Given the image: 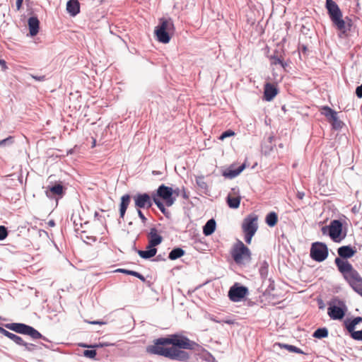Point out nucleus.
<instances>
[{
    "label": "nucleus",
    "mask_w": 362,
    "mask_h": 362,
    "mask_svg": "<svg viewBox=\"0 0 362 362\" xmlns=\"http://www.w3.org/2000/svg\"><path fill=\"white\" fill-rule=\"evenodd\" d=\"M5 327L18 334L28 335L33 339H42L45 341H49L45 336L39 332L33 327L21 322H12L4 325Z\"/></svg>",
    "instance_id": "nucleus-4"
},
{
    "label": "nucleus",
    "mask_w": 362,
    "mask_h": 362,
    "mask_svg": "<svg viewBox=\"0 0 362 362\" xmlns=\"http://www.w3.org/2000/svg\"><path fill=\"white\" fill-rule=\"evenodd\" d=\"M341 21H342V23H344L342 25L334 26L339 31V37H344L345 36H347L348 32L351 30V28L353 25V21L348 16L345 17L344 18H343V16L341 17Z\"/></svg>",
    "instance_id": "nucleus-15"
},
{
    "label": "nucleus",
    "mask_w": 362,
    "mask_h": 362,
    "mask_svg": "<svg viewBox=\"0 0 362 362\" xmlns=\"http://www.w3.org/2000/svg\"><path fill=\"white\" fill-rule=\"evenodd\" d=\"M329 254V250L327 245L322 242H315L312 243L310 256L315 262H321L325 260Z\"/></svg>",
    "instance_id": "nucleus-7"
},
{
    "label": "nucleus",
    "mask_w": 362,
    "mask_h": 362,
    "mask_svg": "<svg viewBox=\"0 0 362 362\" xmlns=\"http://www.w3.org/2000/svg\"><path fill=\"white\" fill-rule=\"evenodd\" d=\"M66 11L71 16L80 13V3L78 0H69L66 3Z\"/></svg>",
    "instance_id": "nucleus-22"
},
{
    "label": "nucleus",
    "mask_w": 362,
    "mask_h": 362,
    "mask_svg": "<svg viewBox=\"0 0 362 362\" xmlns=\"http://www.w3.org/2000/svg\"><path fill=\"white\" fill-rule=\"evenodd\" d=\"M173 196H175V198L181 194L182 189H180L179 187H176L175 189H173Z\"/></svg>",
    "instance_id": "nucleus-55"
},
{
    "label": "nucleus",
    "mask_w": 362,
    "mask_h": 362,
    "mask_svg": "<svg viewBox=\"0 0 362 362\" xmlns=\"http://www.w3.org/2000/svg\"><path fill=\"white\" fill-rule=\"evenodd\" d=\"M91 348H99V347H103V342H100L98 344H95L93 345H90Z\"/></svg>",
    "instance_id": "nucleus-63"
},
{
    "label": "nucleus",
    "mask_w": 362,
    "mask_h": 362,
    "mask_svg": "<svg viewBox=\"0 0 362 362\" xmlns=\"http://www.w3.org/2000/svg\"><path fill=\"white\" fill-rule=\"evenodd\" d=\"M329 331L327 327L317 328L313 334V337L316 339H323L328 337Z\"/></svg>",
    "instance_id": "nucleus-33"
},
{
    "label": "nucleus",
    "mask_w": 362,
    "mask_h": 362,
    "mask_svg": "<svg viewBox=\"0 0 362 362\" xmlns=\"http://www.w3.org/2000/svg\"><path fill=\"white\" fill-rule=\"evenodd\" d=\"M115 272L129 275L130 270L126 269H117Z\"/></svg>",
    "instance_id": "nucleus-56"
},
{
    "label": "nucleus",
    "mask_w": 362,
    "mask_h": 362,
    "mask_svg": "<svg viewBox=\"0 0 362 362\" xmlns=\"http://www.w3.org/2000/svg\"><path fill=\"white\" fill-rule=\"evenodd\" d=\"M259 272L262 279H265L268 276L269 264L266 260L259 263Z\"/></svg>",
    "instance_id": "nucleus-35"
},
{
    "label": "nucleus",
    "mask_w": 362,
    "mask_h": 362,
    "mask_svg": "<svg viewBox=\"0 0 362 362\" xmlns=\"http://www.w3.org/2000/svg\"><path fill=\"white\" fill-rule=\"evenodd\" d=\"M8 339L12 340L14 343H16L18 346H21L22 344H23L24 340L23 339V338L18 335L13 334V333L11 334Z\"/></svg>",
    "instance_id": "nucleus-40"
},
{
    "label": "nucleus",
    "mask_w": 362,
    "mask_h": 362,
    "mask_svg": "<svg viewBox=\"0 0 362 362\" xmlns=\"http://www.w3.org/2000/svg\"><path fill=\"white\" fill-rule=\"evenodd\" d=\"M274 346H278L280 348L285 349L288 350L289 352H293V353H296V354H305V353L303 352V351L302 349H300V348H298L296 346H293V345H290V344H283V343H276L274 344Z\"/></svg>",
    "instance_id": "nucleus-28"
},
{
    "label": "nucleus",
    "mask_w": 362,
    "mask_h": 362,
    "mask_svg": "<svg viewBox=\"0 0 362 362\" xmlns=\"http://www.w3.org/2000/svg\"><path fill=\"white\" fill-rule=\"evenodd\" d=\"M325 7L334 25H342L344 23L341 21L342 12L334 1L326 0Z\"/></svg>",
    "instance_id": "nucleus-8"
},
{
    "label": "nucleus",
    "mask_w": 362,
    "mask_h": 362,
    "mask_svg": "<svg viewBox=\"0 0 362 362\" xmlns=\"http://www.w3.org/2000/svg\"><path fill=\"white\" fill-rule=\"evenodd\" d=\"M165 260H166V259L165 257V253H163V255L159 254L158 255H156L155 259H153V261H156V262H162V261H165Z\"/></svg>",
    "instance_id": "nucleus-51"
},
{
    "label": "nucleus",
    "mask_w": 362,
    "mask_h": 362,
    "mask_svg": "<svg viewBox=\"0 0 362 362\" xmlns=\"http://www.w3.org/2000/svg\"><path fill=\"white\" fill-rule=\"evenodd\" d=\"M216 223L214 218H211L203 226V233L206 236L211 235L216 230Z\"/></svg>",
    "instance_id": "nucleus-24"
},
{
    "label": "nucleus",
    "mask_w": 362,
    "mask_h": 362,
    "mask_svg": "<svg viewBox=\"0 0 362 362\" xmlns=\"http://www.w3.org/2000/svg\"><path fill=\"white\" fill-rule=\"evenodd\" d=\"M329 227H330V224L329 226H323L321 228L322 234L325 235V234L328 233V235H329V230H330Z\"/></svg>",
    "instance_id": "nucleus-53"
},
{
    "label": "nucleus",
    "mask_w": 362,
    "mask_h": 362,
    "mask_svg": "<svg viewBox=\"0 0 362 362\" xmlns=\"http://www.w3.org/2000/svg\"><path fill=\"white\" fill-rule=\"evenodd\" d=\"M28 25L29 28L30 35L31 37L35 36L40 29V21L37 16H31L28 18Z\"/></svg>",
    "instance_id": "nucleus-20"
},
{
    "label": "nucleus",
    "mask_w": 362,
    "mask_h": 362,
    "mask_svg": "<svg viewBox=\"0 0 362 362\" xmlns=\"http://www.w3.org/2000/svg\"><path fill=\"white\" fill-rule=\"evenodd\" d=\"M88 323L91 324V325H104V324H105V322L99 321V320L88 321Z\"/></svg>",
    "instance_id": "nucleus-57"
},
{
    "label": "nucleus",
    "mask_w": 362,
    "mask_h": 362,
    "mask_svg": "<svg viewBox=\"0 0 362 362\" xmlns=\"http://www.w3.org/2000/svg\"><path fill=\"white\" fill-rule=\"evenodd\" d=\"M226 203L230 209H238L240 204V197L228 195L226 197Z\"/></svg>",
    "instance_id": "nucleus-31"
},
{
    "label": "nucleus",
    "mask_w": 362,
    "mask_h": 362,
    "mask_svg": "<svg viewBox=\"0 0 362 362\" xmlns=\"http://www.w3.org/2000/svg\"><path fill=\"white\" fill-rule=\"evenodd\" d=\"M355 93L358 98H362V84L356 87Z\"/></svg>",
    "instance_id": "nucleus-52"
},
{
    "label": "nucleus",
    "mask_w": 362,
    "mask_h": 362,
    "mask_svg": "<svg viewBox=\"0 0 362 362\" xmlns=\"http://www.w3.org/2000/svg\"><path fill=\"white\" fill-rule=\"evenodd\" d=\"M278 93L279 90L274 84L267 83L264 87V100L268 102L272 101Z\"/></svg>",
    "instance_id": "nucleus-17"
},
{
    "label": "nucleus",
    "mask_w": 362,
    "mask_h": 362,
    "mask_svg": "<svg viewBox=\"0 0 362 362\" xmlns=\"http://www.w3.org/2000/svg\"><path fill=\"white\" fill-rule=\"evenodd\" d=\"M137 278L139 279L143 282L146 281V278L140 273H139V276H137Z\"/></svg>",
    "instance_id": "nucleus-64"
},
{
    "label": "nucleus",
    "mask_w": 362,
    "mask_h": 362,
    "mask_svg": "<svg viewBox=\"0 0 362 362\" xmlns=\"http://www.w3.org/2000/svg\"><path fill=\"white\" fill-rule=\"evenodd\" d=\"M148 243L152 246H158L163 242V237L159 234L158 230L153 227L148 233Z\"/></svg>",
    "instance_id": "nucleus-18"
},
{
    "label": "nucleus",
    "mask_w": 362,
    "mask_h": 362,
    "mask_svg": "<svg viewBox=\"0 0 362 362\" xmlns=\"http://www.w3.org/2000/svg\"><path fill=\"white\" fill-rule=\"evenodd\" d=\"M321 114L323 115L330 122L332 119H335L337 112L328 106H323L321 108Z\"/></svg>",
    "instance_id": "nucleus-26"
},
{
    "label": "nucleus",
    "mask_w": 362,
    "mask_h": 362,
    "mask_svg": "<svg viewBox=\"0 0 362 362\" xmlns=\"http://www.w3.org/2000/svg\"><path fill=\"white\" fill-rule=\"evenodd\" d=\"M350 337L356 341H362V329L356 331L355 329H346Z\"/></svg>",
    "instance_id": "nucleus-37"
},
{
    "label": "nucleus",
    "mask_w": 362,
    "mask_h": 362,
    "mask_svg": "<svg viewBox=\"0 0 362 362\" xmlns=\"http://www.w3.org/2000/svg\"><path fill=\"white\" fill-rule=\"evenodd\" d=\"M362 322V317L358 316L353 318H346L344 321V325L346 329H355L356 326Z\"/></svg>",
    "instance_id": "nucleus-25"
},
{
    "label": "nucleus",
    "mask_w": 362,
    "mask_h": 362,
    "mask_svg": "<svg viewBox=\"0 0 362 362\" xmlns=\"http://www.w3.org/2000/svg\"><path fill=\"white\" fill-rule=\"evenodd\" d=\"M265 222L269 227H274L278 222V215L274 211L269 212L265 218Z\"/></svg>",
    "instance_id": "nucleus-30"
},
{
    "label": "nucleus",
    "mask_w": 362,
    "mask_h": 362,
    "mask_svg": "<svg viewBox=\"0 0 362 362\" xmlns=\"http://www.w3.org/2000/svg\"><path fill=\"white\" fill-rule=\"evenodd\" d=\"M334 263L339 272L353 288L358 282L362 283V278L358 272L354 269L352 264L346 259L336 257Z\"/></svg>",
    "instance_id": "nucleus-2"
},
{
    "label": "nucleus",
    "mask_w": 362,
    "mask_h": 362,
    "mask_svg": "<svg viewBox=\"0 0 362 362\" xmlns=\"http://www.w3.org/2000/svg\"><path fill=\"white\" fill-rule=\"evenodd\" d=\"M185 254V251L181 247H177L173 248L168 255V258L170 260H175L178 258L182 257Z\"/></svg>",
    "instance_id": "nucleus-29"
},
{
    "label": "nucleus",
    "mask_w": 362,
    "mask_h": 362,
    "mask_svg": "<svg viewBox=\"0 0 362 362\" xmlns=\"http://www.w3.org/2000/svg\"><path fill=\"white\" fill-rule=\"evenodd\" d=\"M23 2V0H16V8L18 11H19L21 8Z\"/></svg>",
    "instance_id": "nucleus-58"
},
{
    "label": "nucleus",
    "mask_w": 362,
    "mask_h": 362,
    "mask_svg": "<svg viewBox=\"0 0 362 362\" xmlns=\"http://www.w3.org/2000/svg\"><path fill=\"white\" fill-rule=\"evenodd\" d=\"M257 216L255 214H249L247 216L242 224V228L244 233H256L258 228Z\"/></svg>",
    "instance_id": "nucleus-14"
},
{
    "label": "nucleus",
    "mask_w": 362,
    "mask_h": 362,
    "mask_svg": "<svg viewBox=\"0 0 362 362\" xmlns=\"http://www.w3.org/2000/svg\"><path fill=\"white\" fill-rule=\"evenodd\" d=\"M245 233V241L247 244H250L252 241V237L255 235V233Z\"/></svg>",
    "instance_id": "nucleus-46"
},
{
    "label": "nucleus",
    "mask_w": 362,
    "mask_h": 362,
    "mask_svg": "<svg viewBox=\"0 0 362 362\" xmlns=\"http://www.w3.org/2000/svg\"><path fill=\"white\" fill-rule=\"evenodd\" d=\"M175 30L173 19L163 17L159 18L158 24L155 28L154 34L158 42L167 44L170 41Z\"/></svg>",
    "instance_id": "nucleus-3"
},
{
    "label": "nucleus",
    "mask_w": 362,
    "mask_h": 362,
    "mask_svg": "<svg viewBox=\"0 0 362 362\" xmlns=\"http://www.w3.org/2000/svg\"><path fill=\"white\" fill-rule=\"evenodd\" d=\"M186 349L194 351L197 354L204 351L201 345L190 340L182 333L159 337L153 341V345L146 347V351L151 354L180 362H187L190 359V354L185 351Z\"/></svg>",
    "instance_id": "nucleus-1"
},
{
    "label": "nucleus",
    "mask_w": 362,
    "mask_h": 362,
    "mask_svg": "<svg viewBox=\"0 0 362 362\" xmlns=\"http://www.w3.org/2000/svg\"><path fill=\"white\" fill-rule=\"evenodd\" d=\"M305 196V193L303 192H298L297 193V197L299 199H303Z\"/></svg>",
    "instance_id": "nucleus-61"
},
{
    "label": "nucleus",
    "mask_w": 362,
    "mask_h": 362,
    "mask_svg": "<svg viewBox=\"0 0 362 362\" xmlns=\"http://www.w3.org/2000/svg\"><path fill=\"white\" fill-rule=\"evenodd\" d=\"M338 305L333 302L329 303L327 314L332 320H342L346 315L347 308L344 301L339 300Z\"/></svg>",
    "instance_id": "nucleus-9"
},
{
    "label": "nucleus",
    "mask_w": 362,
    "mask_h": 362,
    "mask_svg": "<svg viewBox=\"0 0 362 362\" xmlns=\"http://www.w3.org/2000/svg\"><path fill=\"white\" fill-rule=\"evenodd\" d=\"M134 205L136 209H150L152 205L153 192L150 195L148 193H138L133 197Z\"/></svg>",
    "instance_id": "nucleus-12"
},
{
    "label": "nucleus",
    "mask_w": 362,
    "mask_h": 362,
    "mask_svg": "<svg viewBox=\"0 0 362 362\" xmlns=\"http://www.w3.org/2000/svg\"><path fill=\"white\" fill-rule=\"evenodd\" d=\"M14 143V137L9 136L8 137L0 141V147H5L12 145Z\"/></svg>",
    "instance_id": "nucleus-39"
},
{
    "label": "nucleus",
    "mask_w": 362,
    "mask_h": 362,
    "mask_svg": "<svg viewBox=\"0 0 362 362\" xmlns=\"http://www.w3.org/2000/svg\"><path fill=\"white\" fill-rule=\"evenodd\" d=\"M129 275H131V276H135L137 278V276H139V273L137 272H135V271L130 270Z\"/></svg>",
    "instance_id": "nucleus-62"
},
{
    "label": "nucleus",
    "mask_w": 362,
    "mask_h": 362,
    "mask_svg": "<svg viewBox=\"0 0 362 362\" xmlns=\"http://www.w3.org/2000/svg\"><path fill=\"white\" fill-rule=\"evenodd\" d=\"M66 188L61 182L48 185L46 187L45 194L49 199H54L57 197L62 198L65 194Z\"/></svg>",
    "instance_id": "nucleus-13"
},
{
    "label": "nucleus",
    "mask_w": 362,
    "mask_h": 362,
    "mask_svg": "<svg viewBox=\"0 0 362 362\" xmlns=\"http://www.w3.org/2000/svg\"><path fill=\"white\" fill-rule=\"evenodd\" d=\"M182 197L185 199H189V192L186 190L185 187H182L181 194Z\"/></svg>",
    "instance_id": "nucleus-50"
},
{
    "label": "nucleus",
    "mask_w": 362,
    "mask_h": 362,
    "mask_svg": "<svg viewBox=\"0 0 362 362\" xmlns=\"http://www.w3.org/2000/svg\"><path fill=\"white\" fill-rule=\"evenodd\" d=\"M210 320L213 322H217V323H225L228 325H233L235 323V320L231 319H223V320H218L217 317L216 316H211Z\"/></svg>",
    "instance_id": "nucleus-38"
},
{
    "label": "nucleus",
    "mask_w": 362,
    "mask_h": 362,
    "mask_svg": "<svg viewBox=\"0 0 362 362\" xmlns=\"http://www.w3.org/2000/svg\"><path fill=\"white\" fill-rule=\"evenodd\" d=\"M196 183L199 189L202 190L204 194H207L209 191L208 185L204 181V176H199L196 177Z\"/></svg>",
    "instance_id": "nucleus-34"
},
{
    "label": "nucleus",
    "mask_w": 362,
    "mask_h": 362,
    "mask_svg": "<svg viewBox=\"0 0 362 362\" xmlns=\"http://www.w3.org/2000/svg\"><path fill=\"white\" fill-rule=\"evenodd\" d=\"M274 139V136L273 135H270L268 136L267 141H265L264 142H266L267 144L269 143V144H273V141Z\"/></svg>",
    "instance_id": "nucleus-59"
},
{
    "label": "nucleus",
    "mask_w": 362,
    "mask_h": 362,
    "mask_svg": "<svg viewBox=\"0 0 362 362\" xmlns=\"http://www.w3.org/2000/svg\"><path fill=\"white\" fill-rule=\"evenodd\" d=\"M0 66H1L4 70L7 68L6 62L4 59H0Z\"/></svg>",
    "instance_id": "nucleus-60"
},
{
    "label": "nucleus",
    "mask_w": 362,
    "mask_h": 362,
    "mask_svg": "<svg viewBox=\"0 0 362 362\" xmlns=\"http://www.w3.org/2000/svg\"><path fill=\"white\" fill-rule=\"evenodd\" d=\"M353 289L362 296V283H358Z\"/></svg>",
    "instance_id": "nucleus-48"
},
{
    "label": "nucleus",
    "mask_w": 362,
    "mask_h": 362,
    "mask_svg": "<svg viewBox=\"0 0 362 362\" xmlns=\"http://www.w3.org/2000/svg\"><path fill=\"white\" fill-rule=\"evenodd\" d=\"M131 202V195L129 194H124L120 199L119 204V218L124 219L127 209Z\"/></svg>",
    "instance_id": "nucleus-21"
},
{
    "label": "nucleus",
    "mask_w": 362,
    "mask_h": 362,
    "mask_svg": "<svg viewBox=\"0 0 362 362\" xmlns=\"http://www.w3.org/2000/svg\"><path fill=\"white\" fill-rule=\"evenodd\" d=\"M97 355V352L95 349L85 350L83 351V356L88 358H95Z\"/></svg>",
    "instance_id": "nucleus-44"
},
{
    "label": "nucleus",
    "mask_w": 362,
    "mask_h": 362,
    "mask_svg": "<svg viewBox=\"0 0 362 362\" xmlns=\"http://www.w3.org/2000/svg\"><path fill=\"white\" fill-rule=\"evenodd\" d=\"M329 237L335 243H340L346 235L343 233V225L340 220L334 219L330 222Z\"/></svg>",
    "instance_id": "nucleus-10"
},
{
    "label": "nucleus",
    "mask_w": 362,
    "mask_h": 362,
    "mask_svg": "<svg viewBox=\"0 0 362 362\" xmlns=\"http://www.w3.org/2000/svg\"><path fill=\"white\" fill-rule=\"evenodd\" d=\"M154 204L157 206L158 209L161 211V213L168 218H170L171 216V213L169 210H168L165 206L166 205L159 199H156L154 197L153 199Z\"/></svg>",
    "instance_id": "nucleus-27"
},
{
    "label": "nucleus",
    "mask_w": 362,
    "mask_h": 362,
    "mask_svg": "<svg viewBox=\"0 0 362 362\" xmlns=\"http://www.w3.org/2000/svg\"><path fill=\"white\" fill-rule=\"evenodd\" d=\"M21 346H24V349L29 352H35L37 351L42 349V346H45L46 348H48V346L42 343L40 344V345H37L31 343H27L25 341H23V344Z\"/></svg>",
    "instance_id": "nucleus-32"
},
{
    "label": "nucleus",
    "mask_w": 362,
    "mask_h": 362,
    "mask_svg": "<svg viewBox=\"0 0 362 362\" xmlns=\"http://www.w3.org/2000/svg\"><path fill=\"white\" fill-rule=\"evenodd\" d=\"M0 333L4 334L5 337L9 338L11 332L7 331L6 329H4L3 327H0Z\"/></svg>",
    "instance_id": "nucleus-54"
},
{
    "label": "nucleus",
    "mask_w": 362,
    "mask_h": 362,
    "mask_svg": "<svg viewBox=\"0 0 362 362\" xmlns=\"http://www.w3.org/2000/svg\"><path fill=\"white\" fill-rule=\"evenodd\" d=\"M271 59V64L273 65H280L281 67L285 69V67L287 66V64L284 62L282 59L279 57L277 55L274 54L270 57Z\"/></svg>",
    "instance_id": "nucleus-36"
},
{
    "label": "nucleus",
    "mask_w": 362,
    "mask_h": 362,
    "mask_svg": "<svg viewBox=\"0 0 362 362\" xmlns=\"http://www.w3.org/2000/svg\"><path fill=\"white\" fill-rule=\"evenodd\" d=\"M274 147L275 144H267L266 142H264L262 144V148L264 149L265 154L269 153L271 151H272Z\"/></svg>",
    "instance_id": "nucleus-42"
},
{
    "label": "nucleus",
    "mask_w": 362,
    "mask_h": 362,
    "mask_svg": "<svg viewBox=\"0 0 362 362\" xmlns=\"http://www.w3.org/2000/svg\"><path fill=\"white\" fill-rule=\"evenodd\" d=\"M30 76L33 78H34L35 80L38 81H44L46 80V76L45 75L38 76V75L30 74Z\"/></svg>",
    "instance_id": "nucleus-49"
},
{
    "label": "nucleus",
    "mask_w": 362,
    "mask_h": 362,
    "mask_svg": "<svg viewBox=\"0 0 362 362\" xmlns=\"http://www.w3.org/2000/svg\"><path fill=\"white\" fill-rule=\"evenodd\" d=\"M248 294L247 287L239 283H235L228 293L229 299L233 302L241 301Z\"/></svg>",
    "instance_id": "nucleus-11"
},
{
    "label": "nucleus",
    "mask_w": 362,
    "mask_h": 362,
    "mask_svg": "<svg viewBox=\"0 0 362 362\" xmlns=\"http://www.w3.org/2000/svg\"><path fill=\"white\" fill-rule=\"evenodd\" d=\"M235 135V132L231 129H228L223 132L219 136L220 140H224L226 138Z\"/></svg>",
    "instance_id": "nucleus-43"
},
{
    "label": "nucleus",
    "mask_w": 362,
    "mask_h": 362,
    "mask_svg": "<svg viewBox=\"0 0 362 362\" xmlns=\"http://www.w3.org/2000/svg\"><path fill=\"white\" fill-rule=\"evenodd\" d=\"M8 236L7 228L4 226H0V240H4Z\"/></svg>",
    "instance_id": "nucleus-45"
},
{
    "label": "nucleus",
    "mask_w": 362,
    "mask_h": 362,
    "mask_svg": "<svg viewBox=\"0 0 362 362\" xmlns=\"http://www.w3.org/2000/svg\"><path fill=\"white\" fill-rule=\"evenodd\" d=\"M230 255L234 262L238 264H242L244 259L250 260L252 255L250 249L240 240H238L233 245Z\"/></svg>",
    "instance_id": "nucleus-5"
},
{
    "label": "nucleus",
    "mask_w": 362,
    "mask_h": 362,
    "mask_svg": "<svg viewBox=\"0 0 362 362\" xmlns=\"http://www.w3.org/2000/svg\"><path fill=\"white\" fill-rule=\"evenodd\" d=\"M356 252V249L350 245H343L337 249V253L339 256V258L346 260L354 257Z\"/></svg>",
    "instance_id": "nucleus-16"
},
{
    "label": "nucleus",
    "mask_w": 362,
    "mask_h": 362,
    "mask_svg": "<svg viewBox=\"0 0 362 362\" xmlns=\"http://www.w3.org/2000/svg\"><path fill=\"white\" fill-rule=\"evenodd\" d=\"M330 123L332 125L333 129H341L342 127V122L339 119L337 115L335 117V119H332Z\"/></svg>",
    "instance_id": "nucleus-41"
},
{
    "label": "nucleus",
    "mask_w": 362,
    "mask_h": 362,
    "mask_svg": "<svg viewBox=\"0 0 362 362\" xmlns=\"http://www.w3.org/2000/svg\"><path fill=\"white\" fill-rule=\"evenodd\" d=\"M155 198L163 200L166 206H173L175 202V196H173V188L164 184L160 185L156 190L153 192V199Z\"/></svg>",
    "instance_id": "nucleus-6"
},
{
    "label": "nucleus",
    "mask_w": 362,
    "mask_h": 362,
    "mask_svg": "<svg viewBox=\"0 0 362 362\" xmlns=\"http://www.w3.org/2000/svg\"><path fill=\"white\" fill-rule=\"evenodd\" d=\"M245 164H242L241 165L238 166L236 168H229L223 171V175L225 177L233 179L238 176L240 173H241L243 170L245 169Z\"/></svg>",
    "instance_id": "nucleus-23"
},
{
    "label": "nucleus",
    "mask_w": 362,
    "mask_h": 362,
    "mask_svg": "<svg viewBox=\"0 0 362 362\" xmlns=\"http://www.w3.org/2000/svg\"><path fill=\"white\" fill-rule=\"evenodd\" d=\"M137 214L140 219L141 220V222L145 224L146 223L147 218L144 216V213L141 211V209H136Z\"/></svg>",
    "instance_id": "nucleus-47"
},
{
    "label": "nucleus",
    "mask_w": 362,
    "mask_h": 362,
    "mask_svg": "<svg viewBox=\"0 0 362 362\" xmlns=\"http://www.w3.org/2000/svg\"><path fill=\"white\" fill-rule=\"evenodd\" d=\"M137 253L141 258L144 259H149L156 256L157 253V248L148 243L146 250H138Z\"/></svg>",
    "instance_id": "nucleus-19"
}]
</instances>
